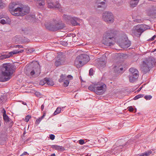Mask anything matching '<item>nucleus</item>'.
Returning <instances> with one entry per match:
<instances>
[{
	"label": "nucleus",
	"mask_w": 156,
	"mask_h": 156,
	"mask_svg": "<svg viewBox=\"0 0 156 156\" xmlns=\"http://www.w3.org/2000/svg\"><path fill=\"white\" fill-rule=\"evenodd\" d=\"M9 9L12 15L16 16H22L28 14L30 8L18 2H14L9 5Z\"/></svg>",
	"instance_id": "f257e3e1"
},
{
	"label": "nucleus",
	"mask_w": 156,
	"mask_h": 156,
	"mask_svg": "<svg viewBox=\"0 0 156 156\" xmlns=\"http://www.w3.org/2000/svg\"><path fill=\"white\" fill-rule=\"evenodd\" d=\"M14 66L10 63L3 64L0 66V81L9 80L11 77Z\"/></svg>",
	"instance_id": "f03ea898"
},
{
	"label": "nucleus",
	"mask_w": 156,
	"mask_h": 156,
	"mask_svg": "<svg viewBox=\"0 0 156 156\" xmlns=\"http://www.w3.org/2000/svg\"><path fill=\"white\" fill-rule=\"evenodd\" d=\"M155 61V59L151 57L145 59L141 65V68L142 71L145 73L150 70V68L152 67Z\"/></svg>",
	"instance_id": "7ed1b4c3"
},
{
	"label": "nucleus",
	"mask_w": 156,
	"mask_h": 156,
	"mask_svg": "<svg viewBox=\"0 0 156 156\" xmlns=\"http://www.w3.org/2000/svg\"><path fill=\"white\" fill-rule=\"evenodd\" d=\"M24 71L27 75L29 76H32L35 73H37V72L40 73V69L38 65L34 67L27 66L24 69Z\"/></svg>",
	"instance_id": "20e7f679"
},
{
	"label": "nucleus",
	"mask_w": 156,
	"mask_h": 156,
	"mask_svg": "<svg viewBox=\"0 0 156 156\" xmlns=\"http://www.w3.org/2000/svg\"><path fill=\"white\" fill-rule=\"evenodd\" d=\"M150 28V27L147 25H139L134 27L133 33L135 34H137V33L138 35L140 36L141 34L144 31Z\"/></svg>",
	"instance_id": "39448f33"
},
{
	"label": "nucleus",
	"mask_w": 156,
	"mask_h": 156,
	"mask_svg": "<svg viewBox=\"0 0 156 156\" xmlns=\"http://www.w3.org/2000/svg\"><path fill=\"white\" fill-rule=\"evenodd\" d=\"M96 92L99 95L103 94L105 92L106 88L105 84L102 82L95 83Z\"/></svg>",
	"instance_id": "423d86ee"
},
{
	"label": "nucleus",
	"mask_w": 156,
	"mask_h": 156,
	"mask_svg": "<svg viewBox=\"0 0 156 156\" xmlns=\"http://www.w3.org/2000/svg\"><path fill=\"white\" fill-rule=\"evenodd\" d=\"M114 17L113 13L110 12H105L102 15V19L105 22L112 23L114 21Z\"/></svg>",
	"instance_id": "0eeeda50"
},
{
	"label": "nucleus",
	"mask_w": 156,
	"mask_h": 156,
	"mask_svg": "<svg viewBox=\"0 0 156 156\" xmlns=\"http://www.w3.org/2000/svg\"><path fill=\"white\" fill-rule=\"evenodd\" d=\"M129 70L131 73L129 77V81L131 82H133L138 77V72L136 69L133 68H130Z\"/></svg>",
	"instance_id": "6e6552de"
},
{
	"label": "nucleus",
	"mask_w": 156,
	"mask_h": 156,
	"mask_svg": "<svg viewBox=\"0 0 156 156\" xmlns=\"http://www.w3.org/2000/svg\"><path fill=\"white\" fill-rule=\"evenodd\" d=\"M23 50H22L19 51L18 50H15L9 52L7 54L2 55L0 56V60L12 57L14 55H16L22 52Z\"/></svg>",
	"instance_id": "1a4fd4ad"
},
{
	"label": "nucleus",
	"mask_w": 156,
	"mask_h": 156,
	"mask_svg": "<svg viewBox=\"0 0 156 156\" xmlns=\"http://www.w3.org/2000/svg\"><path fill=\"white\" fill-rule=\"evenodd\" d=\"M115 31L113 30H109L106 33V42L105 44H108L111 46L112 44V42L108 41L107 40L108 39H112L114 38V37L115 36Z\"/></svg>",
	"instance_id": "9d476101"
},
{
	"label": "nucleus",
	"mask_w": 156,
	"mask_h": 156,
	"mask_svg": "<svg viewBox=\"0 0 156 156\" xmlns=\"http://www.w3.org/2000/svg\"><path fill=\"white\" fill-rule=\"evenodd\" d=\"M47 3L48 8L50 9H60L61 7L60 5L57 1L54 2L53 0H48Z\"/></svg>",
	"instance_id": "9b49d317"
},
{
	"label": "nucleus",
	"mask_w": 156,
	"mask_h": 156,
	"mask_svg": "<svg viewBox=\"0 0 156 156\" xmlns=\"http://www.w3.org/2000/svg\"><path fill=\"white\" fill-rule=\"evenodd\" d=\"M40 84L42 85H48L50 86H53L54 84V83L51 80L48 78H45L40 82Z\"/></svg>",
	"instance_id": "f8f14e48"
},
{
	"label": "nucleus",
	"mask_w": 156,
	"mask_h": 156,
	"mask_svg": "<svg viewBox=\"0 0 156 156\" xmlns=\"http://www.w3.org/2000/svg\"><path fill=\"white\" fill-rule=\"evenodd\" d=\"M56 27H55L49 28L50 30L52 31H55L58 30L62 29L65 27V25L62 23H56Z\"/></svg>",
	"instance_id": "ddd939ff"
},
{
	"label": "nucleus",
	"mask_w": 156,
	"mask_h": 156,
	"mask_svg": "<svg viewBox=\"0 0 156 156\" xmlns=\"http://www.w3.org/2000/svg\"><path fill=\"white\" fill-rule=\"evenodd\" d=\"M73 77L71 75H68L66 76L65 75L62 74L59 79V81L60 82H62L63 81V80H67L69 82L70 81L73 80Z\"/></svg>",
	"instance_id": "4468645a"
},
{
	"label": "nucleus",
	"mask_w": 156,
	"mask_h": 156,
	"mask_svg": "<svg viewBox=\"0 0 156 156\" xmlns=\"http://www.w3.org/2000/svg\"><path fill=\"white\" fill-rule=\"evenodd\" d=\"M83 64L87 63L90 60L89 56L87 54H82L79 56Z\"/></svg>",
	"instance_id": "2eb2a0df"
},
{
	"label": "nucleus",
	"mask_w": 156,
	"mask_h": 156,
	"mask_svg": "<svg viewBox=\"0 0 156 156\" xmlns=\"http://www.w3.org/2000/svg\"><path fill=\"white\" fill-rule=\"evenodd\" d=\"M80 58L79 56L77 57L75 60L74 64L77 68H80L84 65Z\"/></svg>",
	"instance_id": "dca6fc26"
},
{
	"label": "nucleus",
	"mask_w": 156,
	"mask_h": 156,
	"mask_svg": "<svg viewBox=\"0 0 156 156\" xmlns=\"http://www.w3.org/2000/svg\"><path fill=\"white\" fill-rule=\"evenodd\" d=\"M2 17L0 16V23L2 24H10L11 23V20L10 18L7 17L5 18V19H1Z\"/></svg>",
	"instance_id": "f3484780"
},
{
	"label": "nucleus",
	"mask_w": 156,
	"mask_h": 156,
	"mask_svg": "<svg viewBox=\"0 0 156 156\" xmlns=\"http://www.w3.org/2000/svg\"><path fill=\"white\" fill-rule=\"evenodd\" d=\"M125 41L122 44V45L123 48H127L130 45V41L128 40L127 38H125Z\"/></svg>",
	"instance_id": "a211bd4d"
},
{
	"label": "nucleus",
	"mask_w": 156,
	"mask_h": 156,
	"mask_svg": "<svg viewBox=\"0 0 156 156\" xmlns=\"http://www.w3.org/2000/svg\"><path fill=\"white\" fill-rule=\"evenodd\" d=\"M56 23H47V24H45V26L46 27V28L50 30L49 29V28H51V27H56Z\"/></svg>",
	"instance_id": "6ab92c4d"
},
{
	"label": "nucleus",
	"mask_w": 156,
	"mask_h": 156,
	"mask_svg": "<svg viewBox=\"0 0 156 156\" xmlns=\"http://www.w3.org/2000/svg\"><path fill=\"white\" fill-rule=\"evenodd\" d=\"M97 3L98 7V8H102L105 5V0H101V1L98 0Z\"/></svg>",
	"instance_id": "aec40b11"
},
{
	"label": "nucleus",
	"mask_w": 156,
	"mask_h": 156,
	"mask_svg": "<svg viewBox=\"0 0 156 156\" xmlns=\"http://www.w3.org/2000/svg\"><path fill=\"white\" fill-rule=\"evenodd\" d=\"M139 0H131L130 2V4L131 6L134 7L137 5Z\"/></svg>",
	"instance_id": "412c9836"
},
{
	"label": "nucleus",
	"mask_w": 156,
	"mask_h": 156,
	"mask_svg": "<svg viewBox=\"0 0 156 156\" xmlns=\"http://www.w3.org/2000/svg\"><path fill=\"white\" fill-rule=\"evenodd\" d=\"M51 147L53 149L61 151L63 150L64 149V148L62 146L56 145H52Z\"/></svg>",
	"instance_id": "4be33fe9"
},
{
	"label": "nucleus",
	"mask_w": 156,
	"mask_h": 156,
	"mask_svg": "<svg viewBox=\"0 0 156 156\" xmlns=\"http://www.w3.org/2000/svg\"><path fill=\"white\" fill-rule=\"evenodd\" d=\"M65 63L64 61L62 59H59L55 63V65L57 66H58L61 65H64Z\"/></svg>",
	"instance_id": "5701e85b"
},
{
	"label": "nucleus",
	"mask_w": 156,
	"mask_h": 156,
	"mask_svg": "<svg viewBox=\"0 0 156 156\" xmlns=\"http://www.w3.org/2000/svg\"><path fill=\"white\" fill-rule=\"evenodd\" d=\"M37 1V5L38 6H42L45 5L44 0H38Z\"/></svg>",
	"instance_id": "b1692460"
},
{
	"label": "nucleus",
	"mask_w": 156,
	"mask_h": 156,
	"mask_svg": "<svg viewBox=\"0 0 156 156\" xmlns=\"http://www.w3.org/2000/svg\"><path fill=\"white\" fill-rule=\"evenodd\" d=\"M63 17L64 19L67 22L69 21H71L73 19V18L70 16L66 15H64Z\"/></svg>",
	"instance_id": "393cba45"
},
{
	"label": "nucleus",
	"mask_w": 156,
	"mask_h": 156,
	"mask_svg": "<svg viewBox=\"0 0 156 156\" xmlns=\"http://www.w3.org/2000/svg\"><path fill=\"white\" fill-rule=\"evenodd\" d=\"M113 70L114 71L118 72L119 73L121 72V71L123 70V68L120 67V66H114Z\"/></svg>",
	"instance_id": "a878e982"
},
{
	"label": "nucleus",
	"mask_w": 156,
	"mask_h": 156,
	"mask_svg": "<svg viewBox=\"0 0 156 156\" xmlns=\"http://www.w3.org/2000/svg\"><path fill=\"white\" fill-rule=\"evenodd\" d=\"M45 115V113H44L42 116L36 120L35 123L37 125L39 124L41 121L44 119Z\"/></svg>",
	"instance_id": "bb28decb"
},
{
	"label": "nucleus",
	"mask_w": 156,
	"mask_h": 156,
	"mask_svg": "<svg viewBox=\"0 0 156 156\" xmlns=\"http://www.w3.org/2000/svg\"><path fill=\"white\" fill-rule=\"evenodd\" d=\"M149 12L152 13L155 12H156V5L151 7L149 9Z\"/></svg>",
	"instance_id": "cd10ccee"
},
{
	"label": "nucleus",
	"mask_w": 156,
	"mask_h": 156,
	"mask_svg": "<svg viewBox=\"0 0 156 156\" xmlns=\"http://www.w3.org/2000/svg\"><path fill=\"white\" fill-rule=\"evenodd\" d=\"M106 64V62L105 61H100L98 64V66L99 68L104 67Z\"/></svg>",
	"instance_id": "c85d7f7f"
},
{
	"label": "nucleus",
	"mask_w": 156,
	"mask_h": 156,
	"mask_svg": "<svg viewBox=\"0 0 156 156\" xmlns=\"http://www.w3.org/2000/svg\"><path fill=\"white\" fill-rule=\"evenodd\" d=\"M95 83L94 85H90L88 87V89L91 91H94L96 92Z\"/></svg>",
	"instance_id": "c756f323"
},
{
	"label": "nucleus",
	"mask_w": 156,
	"mask_h": 156,
	"mask_svg": "<svg viewBox=\"0 0 156 156\" xmlns=\"http://www.w3.org/2000/svg\"><path fill=\"white\" fill-rule=\"evenodd\" d=\"M3 118L4 120L5 121H9V118L6 114V111L4 110L3 112Z\"/></svg>",
	"instance_id": "7c9ffc66"
},
{
	"label": "nucleus",
	"mask_w": 156,
	"mask_h": 156,
	"mask_svg": "<svg viewBox=\"0 0 156 156\" xmlns=\"http://www.w3.org/2000/svg\"><path fill=\"white\" fill-rule=\"evenodd\" d=\"M6 5V4L2 1L0 0V9H3L5 8Z\"/></svg>",
	"instance_id": "2f4dec72"
},
{
	"label": "nucleus",
	"mask_w": 156,
	"mask_h": 156,
	"mask_svg": "<svg viewBox=\"0 0 156 156\" xmlns=\"http://www.w3.org/2000/svg\"><path fill=\"white\" fill-rule=\"evenodd\" d=\"M61 110L62 108H57L54 113V115H56L60 113L61 112Z\"/></svg>",
	"instance_id": "473e14b6"
},
{
	"label": "nucleus",
	"mask_w": 156,
	"mask_h": 156,
	"mask_svg": "<svg viewBox=\"0 0 156 156\" xmlns=\"http://www.w3.org/2000/svg\"><path fill=\"white\" fill-rule=\"evenodd\" d=\"M64 85L65 87H67L69 84V81L67 80H63Z\"/></svg>",
	"instance_id": "72a5a7b5"
},
{
	"label": "nucleus",
	"mask_w": 156,
	"mask_h": 156,
	"mask_svg": "<svg viewBox=\"0 0 156 156\" xmlns=\"http://www.w3.org/2000/svg\"><path fill=\"white\" fill-rule=\"evenodd\" d=\"M144 98L147 100H151L152 98V96L151 95H145L144 97Z\"/></svg>",
	"instance_id": "f704fd0d"
},
{
	"label": "nucleus",
	"mask_w": 156,
	"mask_h": 156,
	"mask_svg": "<svg viewBox=\"0 0 156 156\" xmlns=\"http://www.w3.org/2000/svg\"><path fill=\"white\" fill-rule=\"evenodd\" d=\"M31 117V116L30 115H27L26 117L24 119V121H25L26 122H28Z\"/></svg>",
	"instance_id": "c9c22d12"
},
{
	"label": "nucleus",
	"mask_w": 156,
	"mask_h": 156,
	"mask_svg": "<svg viewBox=\"0 0 156 156\" xmlns=\"http://www.w3.org/2000/svg\"><path fill=\"white\" fill-rule=\"evenodd\" d=\"M151 152H152L151 151H148L145 152L144 153L146 156H149L151 154Z\"/></svg>",
	"instance_id": "e433bc0d"
},
{
	"label": "nucleus",
	"mask_w": 156,
	"mask_h": 156,
	"mask_svg": "<svg viewBox=\"0 0 156 156\" xmlns=\"http://www.w3.org/2000/svg\"><path fill=\"white\" fill-rule=\"evenodd\" d=\"M49 138L51 140H53L54 139L55 136L53 134H51L49 135Z\"/></svg>",
	"instance_id": "4c0bfd02"
},
{
	"label": "nucleus",
	"mask_w": 156,
	"mask_h": 156,
	"mask_svg": "<svg viewBox=\"0 0 156 156\" xmlns=\"http://www.w3.org/2000/svg\"><path fill=\"white\" fill-rule=\"evenodd\" d=\"M79 143L81 145L83 144L84 143V141L83 140H80L79 141Z\"/></svg>",
	"instance_id": "58836bf2"
},
{
	"label": "nucleus",
	"mask_w": 156,
	"mask_h": 156,
	"mask_svg": "<svg viewBox=\"0 0 156 156\" xmlns=\"http://www.w3.org/2000/svg\"><path fill=\"white\" fill-rule=\"evenodd\" d=\"M93 70L92 69H90L89 70V74L90 75L92 76L93 75Z\"/></svg>",
	"instance_id": "ea45409f"
},
{
	"label": "nucleus",
	"mask_w": 156,
	"mask_h": 156,
	"mask_svg": "<svg viewBox=\"0 0 156 156\" xmlns=\"http://www.w3.org/2000/svg\"><path fill=\"white\" fill-rule=\"evenodd\" d=\"M35 94L38 97H40L41 96L40 93L38 92H36Z\"/></svg>",
	"instance_id": "a19ab883"
},
{
	"label": "nucleus",
	"mask_w": 156,
	"mask_h": 156,
	"mask_svg": "<svg viewBox=\"0 0 156 156\" xmlns=\"http://www.w3.org/2000/svg\"><path fill=\"white\" fill-rule=\"evenodd\" d=\"M128 110L130 112H132L133 111V109L132 106H129L128 107Z\"/></svg>",
	"instance_id": "79ce46f5"
},
{
	"label": "nucleus",
	"mask_w": 156,
	"mask_h": 156,
	"mask_svg": "<svg viewBox=\"0 0 156 156\" xmlns=\"http://www.w3.org/2000/svg\"><path fill=\"white\" fill-rule=\"evenodd\" d=\"M28 155V153L26 152H23V153L21 154L20 156H24V155Z\"/></svg>",
	"instance_id": "37998d69"
},
{
	"label": "nucleus",
	"mask_w": 156,
	"mask_h": 156,
	"mask_svg": "<svg viewBox=\"0 0 156 156\" xmlns=\"http://www.w3.org/2000/svg\"><path fill=\"white\" fill-rule=\"evenodd\" d=\"M137 156H146L144 153H142V154H138Z\"/></svg>",
	"instance_id": "c03bdc74"
},
{
	"label": "nucleus",
	"mask_w": 156,
	"mask_h": 156,
	"mask_svg": "<svg viewBox=\"0 0 156 156\" xmlns=\"http://www.w3.org/2000/svg\"><path fill=\"white\" fill-rule=\"evenodd\" d=\"M156 36L154 35L153 36V37L150 39L152 41L155 38Z\"/></svg>",
	"instance_id": "a18cd8bd"
},
{
	"label": "nucleus",
	"mask_w": 156,
	"mask_h": 156,
	"mask_svg": "<svg viewBox=\"0 0 156 156\" xmlns=\"http://www.w3.org/2000/svg\"><path fill=\"white\" fill-rule=\"evenodd\" d=\"M138 96L139 98H140L143 97L144 96V94H138Z\"/></svg>",
	"instance_id": "49530a36"
},
{
	"label": "nucleus",
	"mask_w": 156,
	"mask_h": 156,
	"mask_svg": "<svg viewBox=\"0 0 156 156\" xmlns=\"http://www.w3.org/2000/svg\"><path fill=\"white\" fill-rule=\"evenodd\" d=\"M139 98L138 95L136 96L134 98V100H137Z\"/></svg>",
	"instance_id": "de8ad7c7"
},
{
	"label": "nucleus",
	"mask_w": 156,
	"mask_h": 156,
	"mask_svg": "<svg viewBox=\"0 0 156 156\" xmlns=\"http://www.w3.org/2000/svg\"><path fill=\"white\" fill-rule=\"evenodd\" d=\"M44 108V105H42L41 106V109L42 110H43Z\"/></svg>",
	"instance_id": "09e8293b"
},
{
	"label": "nucleus",
	"mask_w": 156,
	"mask_h": 156,
	"mask_svg": "<svg viewBox=\"0 0 156 156\" xmlns=\"http://www.w3.org/2000/svg\"><path fill=\"white\" fill-rule=\"evenodd\" d=\"M3 101H2V100L1 98H0V105H1Z\"/></svg>",
	"instance_id": "8fccbe9b"
},
{
	"label": "nucleus",
	"mask_w": 156,
	"mask_h": 156,
	"mask_svg": "<svg viewBox=\"0 0 156 156\" xmlns=\"http://www.w3.org/2000/svg\"><path fill=\"white\" fill-rule=\"evenodd\" d=\"M16 47H18L19 48H20L22 47V46L21 45L16 46Z\"/></svg>",
	"instance_id": "3c124183"
},
{
	"label": "nucleus",
	"mask_w": 156,
	"mask_h": 156,
	"mask_svg": "<svg viewBox=\"0 0 156 156\" xmlns=\"http://www.w3.org/2000/svg\"><path fill=\"white\" fill-rule=\"evenodd\" d=\"M50 156H55V154H51Z\"/></svg>",
	"instance_id": "603ef678"
},
{
	"label": "nucleus",
	"mask_w": 156,
	"mask_h": 156,
	"mask_svg": "<svg viewBox=\"0 0 156 156\" xmlns=\"http://www.w3.org/2000/svg\"><path fill=\"white\" fill-rule=\"evenodd\" d=\"M121 147V146H119L118 147H117V150H118V149H119V148H120V147Z\"/></svg>",
	"instance_id": "864d4df0"
},
{
	"label": "nucleus",
	"mask_w": 156,
	"mask_h": 156,
	"mask_svg": "<svg viewBox=\"0 0 156 156\" xmlns=\"http://www.w3.org/2000/svg\"><path fill=\"white\" fill-rule=\"evenodd\" d=\"M22 104L24 105H26V103L25 102H23Z\"/></svg>",
	"instance_id": "5fc2aeb1"
},
{
	"label": "nucleus",
	"mask_w": 156,
	"mask_h": 156,
	"mask_svg": "<svg viewBox=\"0 0 156 156\" xmlns=\"http://www.w3.org/2000/svg\"><path fill=\"white\" fill-rule=\"evenodd\" d=\"M107 140V139L106 138V139H105V141H106Z\"/></svg>",
	"instance_id": "6e6d98bb"
},
{
	"label": "nucleus",
	"mask_w": 156,
	"mask_h": 156,
	"mask_svg": "<svg viewBox=\"0 0 156 156\" xmlns=\"http://www.w3.org/2000/svg\"><path fill=\"white\" fill-rule=\"evenodd\" d=\"M156 51V49L154 50V51L153 52H154V51Z\"/></svg>",
	"instance_id": "4d7b16f0"
},
{
	"label": "nucleus",
	"mask_w": 156,
	"mask_h": 156,
	"mask_svg": "<svg viewBox=\"0 0 156 156\" xmlns=\"http://www.w3.org/2000/svg\"><path fill=\"white\" fill-rule=\"evenodd\" d=\"M34 17H35V16H33V17L32 18H34Z\"/></svg>",
	"instance_id": "13d9d810"
},
{
	"label": "nucleus",
	"mask_w": 156,
	"mask_h": 156,
	"mask_svg": "<svg viewBox=\"0 0 156 156\" xmlns=\"http://www.w3.org/2000/svg\"><path fill=\"white\" fill-rule=\"evenodd\" d=\"M148 0L149 1H152V0Z\"/></svg>",
	"instance_id": "bf43d9fd"
},
{
	"label": "nucleus",
	"mask_w": 156,
	"mask_h": 156,
	"mask_svg": "<svg viewBox=\"0 0 156 156\" xmlns=\"http://www.w3.org/2000/svg\"><path fill=\"white\" fill-rule=\"evenodd\" d=\"M141 87H140V90H141Z\"/></svg>",
	"instance_id": "052dcab7"
},
{
	"label": "nucleus",
	"mask_w": 156,
	"mask_h": 156,
	"mask_svg": "<svg viewBox=\"0 0 156 156\" xmlns=\"http://www.w3.org/2000/svg\"><path fill=\"white\" fill-rule=\"evenodd\" d=\"M62 108H64V107H62Z\"/></svg>",
	"instance_id": "680f3d73"
}]
</instances>
